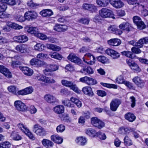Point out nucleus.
<instances>
[{"instance_id": "f257e3e1", "label": "nucleus", "mask_w": 148, "mask_h": 148, "mask_svg": "<svg viewBox=\"0 0 148 148\" xmlns=\"http://www.w3.org/2000/svg\"><path fill=\"white\" fill-rule=\"evenodd\" d=\"M82 59L85 63L90 65L94 64L96 60L95 56L89 53H86L83 57Z\"/></svg>"}, {"instance_id": "ea45409f", "label": "nucleus", "mask_w": 148, "mask_h": 148, "mask_svg": "<svg viewBox=\"0 0 148 148\" xmlns=\"http://www.w3.org/2000/svg\"><path fill=\"white\" fill-rule=\"evenodd\" d=\"M82 73H86L88 74H91L94 73V71L92 68L90 66H88L86 68H83L81 71Z\"/></svg>"}, {"instance_id": "cd10ccee", "label": "nucleus", "mask_w": 148, "mask_h": 148, "mask_svg": "<svg viewBox=\"0 0 148 148\" xmlns=\"http://www.w3.org/2000/svg\"><path fill=\"white\" fill-rule=\"evenodd\" d=\"M51 139L58 144H61L63 142V139L58 135H54L51 136Z\"/></svg>"}, {"instance_id": "dca6fc26", "label": "nucleus", "mask_w": 148, "mask_h": 148, "mask_svg": "<svg viewBox=\"0 0 148 148\" xmlns=\"http://www.w3.org/2000/svg\"><path fill=\"white\" fill-rule=\"evenodd\" d=\"M24 28L25 31L28 33L33 35L36 37L39 31L38 29L36 27L27 26L25 27Z\"/></svg>"}, {"instance_id": "39448f33", "label": "nucleus", "mask_w": 148, "mask_h": 148, "mask_svg": "<svg viewBox=\"0 0 148 148\" xmlns=\"http://www.w3.org/2000/svg\"><path fill=\"white\" fill-rule=\"evenodd\" d=\"M34 78L38 80L47 83H52L55 82L54 79L46 77L40 73H38L34 76Z\"/></svg>"}, {"instance_id": "5fc2aeb1", "label": "nucleus", "mask_w": 148, "mask_h": 148, "mask_svg": "<svg viewBox=\"0 0 148 148\" xmlns=\"http://www.w3.org/2000/svg\"><path fill=\"white\" fill-rule=\"evenodd\" d=\"M125 81L122 75L119 76L116 79V83L118 84H123Z\"/></svg>"}, {"instance_id": "9d476101", "label": "nucleus", "mask_w": 148, "mask_h": 148, "mask_svg": "<svg viewBox=\"0 0 148 148\" xmlns=\"http://www.w3.org/2000/svg\"><path fill=\"white\" fill-rule=\"evenodd\" d=\"M26 20L29 21L36 18L38 16L37 13L34 11H28L25 12Z\"/></svg>"}, {"instance_id": "1a4fd4ad", "label": "nucleus", "mask_w": 148, "mask_h": 148, "mask_svg": "<svg viewBox=\"0 0 148 148\" xmlns=\"http://www.w3.org/2000/svg\"><path fill=\"white\" fill-rule=\"evenodd\" d=\"M14 105L17 110L20 111H24L27 109V107L21 101L17 100L15 101Z\"/></svg>"}, {"instance_id": "6e6d98bb", "label": "nucleus", "mask_w": 148, "mask_h": 148, "mask_svg": "<svg viewBox=\"0 0 148 148\" xmlns=\"http://www.w3.org/2000/svg\"><path fill=\"white\" fill-rule=\"evenodd\" d=\"M122 55L125 56L129 58H133V53L132 52L130 51H124L121 52Z\"/></svg>"}, {"instance_id": "5701e85b", "label": "nucleus", "mask_w": 148, "mask_h": 148, "mask_svg": "<svg viewBox=\"0 0 148 148\" xmlns=\"http://www.w3.org/2000/svg\"><path fill=\"white\" fill-rule=\"evenodd\" d=\"M15 49L17 51L22 53H25L27 51V46L24 44H20L17 45Z\"/></svg>"}, {"instance_id": "a211bd4d", "label": "nucleus", "mask_w": 148, "mask_h": 148, "mask_svg": "<svg viewBox=\"0 0 148 148\" xmlns=\"http://www.w3.org/2000/svg\"><path fill=\"white\" fill-rule=\"evenodd\" d=\"M33 89L32 87L29 86L18 91L17 93L19 95H26L31 93L33 92Z\"/></svg>"}, {"instance_id": "20e7f679", "label": "nucleus", "mask_w": 148, "mask_h": 148, "mask_svg": "<svg viewBox=\"0 0 148 148\" xmlns=\"http://www.w3.org/2000/svg\"><path fill=\"white\" fill-rule=\"evenodd\" d=\"M33 131L40 136H44L46 134V132L45 129L38 124H36L34 125Z\"/></svg>"}, {"instance_id": "72a5a7b5", "label": "nucleus", "mask_w": 148, "mask_h": 148, "mask_svg": "<svg viewBox=\"0 0 148 148\" xmlns=\"http://www.w3.org/2000/svg\"><path fill=\"white\" fill-rule=\"evenodd\" d=\"M86 133L89 136L94 137L97 135V132L95 130L92 128H89L85 130Z\"/></svg>"}, {"instance_id": "bf43d9fd", "label": "nucleus", "mask_w": 148, "mask_h": 148, "mask_svg": "<svg viewBox=\"0 0 148 148\" xmlns=\"http://www.w3.org/2000/svg\"><path fill=\"white\" fill-rule=\"evenodd\" d=\"M65 126L62 124H61L57 127L56 130L57 132L58 133H62L65 130Z\"/></svg>"}, {"instance_id": "338daca9", "label": "nucleus", "mask_w": 148, "mask_h": 148, "mask_svg": "<svg viewBox=\"0 0 148 148\" xmlns=\"http://www.w3.org/2000/svg\"><path fill=\"white\" fill-rule=\"evenodd\" d=\"M61 83L63 85L69 87L72 84V82L63 79L62 80Z\"/></svg>"}, {"instance_id": "37998d69", "label": "nucleus", "mask_w": 148, "mask_h": 148, "mask_svg": "<svg viewBox=\"0 0 148 148\" xmlns=\"http://www.w3.org/2000/svg\"><path fill=\"white\" fill-rule=\"evenodd\" d=\"M34 47L35 50L39 51H41L44 49L45 46L43 44L38 43L34 46Z\"/></svg>"}, {"instance_id": "de8ad7c7", "label": "nucleus", "mask_w": 148, "mask_h": 148, "mask_svg": "<svg viewBox=\"0 0 148 148\" xmlns=\"http://www.w3.org/2000/svg\"><path fill=\"white\" fill-rule=\"evenodd\" d=\"M101 84L103 86L108 88H113L114 89H117V85L114 84L101 83Z\"/></svg>"}, {"instance_id": "473e14b6", "label": "nucleus", "mask_w": 148, "mask_h": 148, "mask_svg": "<svg viewBox=\"0 0 148 148\" xmlns=\"http://www.w3.org/2000/svg\"><path fill=\"white\" fill-rule=\"evenodd\" d=\"M82 91L85 95H88L89 96H92L93 95V93L90 87L86 86L82 88Z\"/></svg>"}, {"instance_id": "2eb2a0df", "label": "nucleus", "mask_w": 148, "mask_h": 148, "mask_svg": "<svg viewBox=\"0 0 148 148\" xmlns=\"http://www.w3.org/2000/svg\"><path fill=\"white\" fill-rule=\"evenodd\" d=\"M110 4L116 8H120L124 5V3L121 0H110Z\"/></svg>"}, {"instance_id": "ddd939ff", "label": "nucleus", "mask_w": 148, "mask_h": 148, "mask_svg": "<svg viewBox=\"0 0 148 148\" xmlns=\"http://www.w3.org/2000/svg\"><path fill=\"white\" fill-rule=\"evenodd\" d=\"M58 69V66L56 65H48L47 66L46 69L44 71V73L45 75H47L50 74V73L55 71Z\"/></svg>"}, {"instance_id": "a878e982", "label": "nucleus", "mask_w": 148, "mask_h": 148, "mask_svg": "<svg viewBox=\"0 0 148 148\" xmlns=\"http://www.w3.org/2000/svg\"><path fill=\"white\" fill-rule=\"evenodd\" d=\"M137 1L138 0H127V1L129 4L135 5V7L136 8L137 10H139L140 8H144V5L137 3Z\"/></svg>"}, {"instance_id": "b1692460", "label": "nucleus", "mask_w": 148, "mask_h": 148, "mask_svg": "<svg viewBox=\"0 0 148 148\" xmlns=\"http://www.w3.org/2000/svg\"><path fill=\"white\" fill-rule=\"evenodd\" d=\"M68 27L66 25H56L54 27V29L58 32H64L67 30Z\"/></svg>"}, {"instance_id": "4d7b16f0", "label": "nucleus", "mask_w": 148, "mask_h": 148, "mask_svg": "<svg viewBox=\"0 0 148 148\" xmlns=\"http://www.w3.org/2000/svg\"><path fill=\"white\" fill-rule=\"evenodd\" d=\"M0 1L11 5H14L16 4L15 0H0Z\"/></svg>"}, {"instance_id": "79ce46f5", "label": "nucleus", "mask_w": 148, "mask_h": 148, "mask_svg": "<svg viewBox=\"0 0 148 148\" xmlns=\"http://www.w3.org/2000/svg\"><path fill=\"white\" fill-rule=\"evenodd\" d=\"M42 145L46 147H51L53 143L50 140L47 139H43L42 141Z\"/></svg>"}, {"instance_id": "09e8293b", "label": "nucleus", "mask_w": 148, "mask_h": 148, "mask_svg": "<svg viewBox=\"0 0 148 148\" xmlns=\"http://www.w3.org/2000/svg\"><path fill=\"white\" fill-rule=\"evenodd\" d=\"M36 37L43 40H46L47 39H49V37H47L45 34L43 33H39V31L38 32Z\"/></svg>"}, {"instance_id": "a19ab883", "label": "nucleus", "mask_w": 148, "mask_h": 148, "mask_svg": "<svg viewBox=\"0 0 148 148\" xmlns=\"http://www.w3.org/2000/svg\"><path fill=\"white\" fill-rule=\"evenodd\" d=\"M47 48L50 49L55 51H59L61 50V48L59 46L52 44H48L46 45Z\"/></svg>"}, {"instance_id": "e433bc0d", "label": "nucleus", "mask_w": 148, "mask_h": 148, "mask_svg": "<svg viewBox=\"0 0 148 148\" xmlns=\"http://www.w3.org/2000/svg\"><path fill=\"white\" fill-rule=\"evenodd\" d=\"M125 119L130 122L133 121L136 119L135 116L131 113H128L125 115Z\"/></svg>"}, {"instance_id": "4be33fe9", "label": "nucleus", "mask_w": 148, "mask_h": 148, "mask_svg": "<svg viewBox=\"0 0 148 148\" xmlns=\"http://www.w3.org/2000/svg\"><path fill=\"white\" fill-rule=\"evenodd\" d=\"M0 72L3 74L6 77L8 78L11 77V73L8 69L2 65H0Z\"/></svg>"}, {"instance_id": "c9c22d12", "label": "nucleus", "mask_w": 148, "mask_h": 148, "mask_svg": "<svg viewBox=\"0 0 148 148\" xmlns=\"http://www.w3.org/2000/svg\"><path fill=\"white\" fill-rule=\"evenodd\" d=\"M96 3L99 6L106 7L109 4L108 0H96Z\"/></svg>"}, {"instance_id": "13d9d810", "label": "nucleus", "mask_w": 148, "mask_h": 148, "mask_svg": "<svg viewBox=\"0 0 148 148\" xmlns=\"http://www.w3.org/2000/svg\"><path fill=\"white\" fill-rule=\"evenodd\" d=\"M131 132V130L129 128H124L121 127L120 128L119 132L120 133H124L127 134Z\"/></svg>"}, {"instance_id": "2f4dec72", "label": "nucleus", "mask_w": 148, "mask_h": 148, "mask_svg": "<svg viewBox=\"0 0 148 148\" xmlns=\"http://www.w3.org/2000/svg\"><path fill=\"white\" fill-rule=\"evenodd\" d=\"M52 11L49 9L43 10L40 12V14L43 17L50 16L53 14Z\"/></svg>"}, {"instance_id": "864d4df0", "label": "nucleus", "mask_w": 148, "mask_h": 148, "mask_svg": "<svg viewBox=\"0 0 148 148\" xmlns=\"http://www.w3.org/2000/svg\"><path fill=\"white\" fill-rule=\"evenodd\" d=\"M16 87L14 86H8L7 89L10 92L14 95H16Z\"/></svg>"}, {"instance_id": "f03ea898", "label": "nucleus", "mask_w": 148, "mask_h": 148, "mask_svg": "<svg viewBox=\"0 0 148 148\" xmlns=\"http://www.w3.org/2000/svg\"><path fill=\"white\" fill-rule=\"evenodd\" d=\"M99 13L100 16L103 18H115L112 11L106 8H102L99 11Z\"/></svg>"}, {"instance_id": "0eeeda50", "label": "nucleus", "mask_w": 148, "mask_h": 148, "mask_svg": "<svg viewBox=\"0 0 148 148\" xmlns=\"http://www.w3.org/2000/svg\"><path fill=\"white\" fill-rule=\"evenodd\" d=\"M91 124L95 127L101 129L104 126L103 122L96 117H93L91 119Z\"/></svg>"}, {"instance_id": "f704fd0d", "label": "nucleus", "mask_w": 148, "mask_h": 148, "mask_svg": "<svg viewBox=\"0 0 148 148\" xmlns=\"http://www.w3.org/2000/svg\"><path fill=\"white\" fill-rule=\"evenodd\" d=\"M119 27L120 29L121 30L129 31L130 27H131V25L128 23L124 22L120 24Z\"/></svg>"}, {"instance_id": "f8f14e48", "label": "nucleus", "mask_w": 148, "mask_h": 148, "mask_svg": "<svg viewBox=\"0 0 148 148\" xmlns=\"http://www.w3.org/2000/svg\"><path fill=\"white\" fill-rule=\"evenodd\" d=\"M121 103V101L119 99H113L110 104V110L113 111H116Z\"/></svg>"}, {"instance_id": "e2e57ef3", "label": "nucleus", "mask_w": 148, "mask_h": 148, "mask_svg": "<svg viewBox=\"0 0 148 148\" xmlns=\"http://www.w3.org/2000/svg\"><path fill=\"white\" fill-rule=\"evenodd\" d=\"M90 21L88 18H82L78 21L79 23L84 24H88Z\"/></svg>"}, {"instance_id": "393cba45", "label": "nucleus", "mask_w": 148, "mask_h": 148, "mask_svg": "<svg viewBox=\"0 0 148 148\" xmlns=\"http://www.w3.org/2000/svg\"><path fill=\"white\" fill-rule=\"evenodd\" d=\"M20 69L25 75L30 76L32 75L33 73L32 70L26 66L21 67Z\"/></svg>"}, {"instance_id": "aec40b11", "label": "nucleus", "mask_w": 148, "mask_h": 148, "mask_svg": "<svg viewBox=\"0 0 148 148\" xmlns=\"http://www.w3.org/2000/svg\"><path fill=\"white\" fill-rule=\"evenodd\" d=\"M44 99L45 101L50 103H54L56 101V98L53 95L50 94L45 95L44 97Z\"/></svg>"}, {"instance_id": "6e6552de", "label": "nucleus", "mask_w": 148, "mask_h": 148, "mask_svg": "<svg viewBox=\"0 0 148 148\" xmlns=\"http://www.w3.org/2000/svg\"><path fill=\"white\" fill-rule=\"evenodd\" d=\"M133 20L138 29L141 30L145 28V25L140 17L137 16H134L133 18Z\"/></svg>"}, {"instance_id": "7c9ffc66", "label": "nucleus", "mask_w": 148, "mask_h": 148, "mask_svg": "<svg viewBox=\"0 0 148 148\" xmlns=\"http://www.w3.org/2000/svg\"><path fill=\"white\" fill-rule=\"evenodd\" d=\"M64 107L63 106L58 105L53 108V110L56 113L60 114L64 112Z\"/></svg>"}, {"instance_id": "8fccbe9b", "label": "nucleus", "mask_w": 148, "mask_h": 148, "mask_svg": "<svg viewBox=\"0 0 148 148\" xmlns=\"http://www.w3.org/2000/svg\"><path fill=\"white\" fill-rule=\"evenodd\" d=\"M71 101L70 99V100L66 99L62 101V103L64 106L69 107L72 108L74 107V104L71 103Z\"/></svg>"}, {"instance_id": "680f3d73", "label": "nucleus", "mask_w": 148, "mask_h": 148, "mask_svg": "<svg viewBox=\"0 0 148 148\" xmlns=\"http://www.w3.org/2000/svg\"><path fill=\"white\" fill-rule=\"evenodd\" d=\"M96 136L98 137L100 139L102 140H105L106 138V136L105 134L100 132H97V135Z\"/></svg>"}, {"instance_id": "7ed1b4c3", "label": "nucleus", "mask_w": 148, "mask_h": 148, "mask_svg": "<svg viewBox=\"0 0 148 148\" xmlns=\"http://www.w3.org/2000/svg\"><path fill=\"white\" fill-rule=\"evenodd\" d=\"M17 126L19 130L24 133L30 139L34 140L35 138L33 134L30 131L26 126L22 123L18 124Z\"/></svg>"}, {"instance_id": "052dcab7", "label": "nucleus", "mask_w": 148, "mask_h": 148, "mask_svg": "<svg viewBox=\"0 0 148 148\" xmlns=\"http://www.w3.org/2000/svg\"><path fill=\"white\" fill-rule=\"evenodd\" d=\"M69 87L72 90L77 93H79L80 92V90L77 87L76 84H74L72 82V84L70 86H69Z\"/></svg>"}, {"instance_id": "412c9836", "label": "nucleus", "mask_w": 148, "mask_h": 148, "mask_svg": "<svg viewBox=\"0 0 148 148\" xmlns=\"http://www.w3.org/2000/svg\"><path fill=\"white\" fill-rule=\"evenodd\" d=\"M107 42L110 46H117L121 44V41L117 38H112L108 40Z\"/></svg>"}, {"instance_id": "bb28decb", "label": "nucleus", "mask_w": 148, "mask_h": 148, "mask_svg": "<svg viewBox=\"0 0 148 148\" xmlns=\"http://www.w3.org/2000/svg\"><path fill=\"white\" fill-rule=\"evenodd\" d=\"M76 142L79 145H84L87 143L86 138L85 137L80 136L77 137L75 140Z\"/></svg>"}, {"instance_id": "603ef678", "label": "nucleus", "mask_w": 148, "mask_h": 148, "mask_svg": "<svg viewBox=\"0 0 148 148\" xmlns=\"http://www.w3.org/2000/svg\"><path fill=\"white\" fill-rule=\"evenodd\" d=\"M124 143L127 146H130L132 144L131 139L127 136H126L124 139Z\"/></svg>"}, {"instance_id": "3c124183", "label": "nucleus", "mask_w": 148, "mask_h": 148, "mask_svg": "<svg viewBox=\"0 0 148 148\" xmlns=\"http://www.w3.org/2000/svg\"><path fill=\"white\" fill-rule=\"evenodd\" d=\"M11 145L8 141H5L0 143V148H10Z\"/></svg>"}, {"instance_id": "774afa93", "label": "nucleus", "mask_w": 148, "mask_h": 148, "mask_svg": "<svg viewBox=\"0 0 148 148\" xmlns=\"http://www.w3.org/2000/svg\"><path fill=\"white\" fill-rule=\"evenodd\" d=\"M7 8V5L6 3L0 1V10H2L3 11H5Z\"/></svg>"}, {"instance_id": "c03bdc74", "label": "nucleus", "mask_w": 148, "mask_h": 148, "mask_svg": "<svg viewBox=\"0 0 148 148\" xmlns=\"http://www.w3.org/2000/svg\"><path fill=\"white\" fill-rule=\"evenodd\" d=\"M11 137L14 140H19L22 139V137L21 136L17 133H15L14 132H13L11 134Z\"/></svg>"}, {"instance_id": "f3484780", "label": "nucleus", "mask_w": 148, "mask_h": 148, "mask_svg": "<svg viewBox=\"0 0 148 148\" xmlns=\"http://www.w3.org/2000/svg\"><path fill=\"white\" fill-rule=\"evenodd\" d=\"M30 64L37 67H40L46 65L44 62L40 61L37 59H32L30 61Z\"/></svg>"}, {"instance_id": "423d86ee", "label": "nucleus", "mask_w": 148, "mask_h": 148, "mask_svg": "<svg viewBox=\"0 0 148 148\" xmlns=\"http://www.w3.org/2000/svg\"><path fill=\"white\" fill-rule=\"evenodd\" d=\"M23 9H21V11L19 10H18L17 12L15 14L14 16V18L16 21L22 23L24 22L26 20L25 13L24 14V16H23Z\"/></svg>"}, {"instance_id": "9b49d317", "label": "nucleus", "mask_w": 148, "mask_h": 148, "mask_svg": "<svg viewBox=\"0 0 148 148\" xmlns=\"http://www.w3.org/2000/svg\"><path fill=\"white\" fill-rule=\"evenodd\" d=\"M12 39L14 42L22 43L26 42L28 40V38L25 35L15 36Z\"/></svg>"}, {"instance_id": "6ab92c4d", "label": "nucleus", "mask_w": 148, "mask_h": 148, "mask_svg": "<svg viewBox=\"0 0 148 148\" xmlns=\"http://www.w3.org/2000/svg\"><path fill=\"white\" fill-rule=\"evenodd\" d=\"M67 59L71 62L77 64L80 63V59L77 57L75 54H70L67 57Z\"/></svg>"}, {"instance_id": "58836bf2", "label": "nucleus", "mask_w": 148, "mask_h": 148, "mask_svg": "<svg viewBox=\"0 0 148 148\" xmlns=\"http://www.w3.org/2000/svg\"><path fill=\"white\" fill-rule=\"evenodd\" d=\"M70 100L71 102L75 104L79 108L82 107V103L78 99L72 97L70 98Z\"/></svg>"}, {"instance_id": "69168bd1", "label": "nucleus", "mask_w": 148, "mask_h": 148, "mask_svg": "<svg viewBox=\"0 0 148 148\" xmlns=\"http://www.w3.org/2000/svg\"><path fill=\"white\" fill-rule=\"evenodd\" d=\"M37 57L39 59L45 60L47 58L48 56L47 54L41 53L38 54L37 56Z\"/></svg>"}, {"instance_id": "c756f323", "label": "nucleus", "mask_w": 148, "mask_h": 148, "mask_svg": "<svg viewBox=\"0 0 148 148\" xmlns=\"http://www.w3.org/2000/svg\"><path fill=\"white\" fill-rule=\"evenodd\" d=\"M7 26L15 29H20L23 28V27L21 25L14 23L11 22H8L7 23Z\"/></svg>"}, {"instance_id": "4c0bfd02", "label": "nucleus", "mask_w": 148, "mask_h": 148, "mask_svg": "<svg viewBox=\"0 0 148 148\" xmlns=\"http://www.w3.org/2000/svg\"><path fill=\"white\" fill-rule=\"evenodd\" d=\"M129 64L132 65L130 67L131 69L134 72L138 73L140 71V68L136 63L133 62V64L129 63Z\"/></svg>"}, {"instance_id": "4468645a", "label": "nucleus", "mask_w": 148, "mask_h": 148, "mask_svg": "<svg viewBox=\"0 0 148 148\" xmlns=\"http://www.w3.org/2000/svg\"><path fill=\"white\" fill-rule=\"evenodd\" d=\"M106 53L113 59L117 58L120 56L119 53L112 49H108L106 51Z\"/></svg>"}, {"instance_id": "c85d7f7f", "label": "nucleus", "mask_w": 148, "mask_h": 148, "mask_svg": "<svg viewBox=\"0 0 148 148\" xmlns=\"http://www.w3.org/2000/svg\"><path fill=\"white\" fill-rule=\"evenodd\" d=\"M133 81L137 86L139 87L143 86L144 82L141 79L140 77H135L133 79Z\"/></svg>"}, {"instance_id": "49530a36", "label": "nucleus", "mask_w": 148, "mask_h": 148, "mask_svg": "<svg viewBox=\"0 0 148 148\" xmlns=\"http://www.w3.org/2000/svg\"><path fill=\"white\" fill-rule=\"evenodd\" d=\"M140 44L139 46L142 47L144 44H148V37H145L139 40V43Z\"/></svg>"}, {"instance_id": "0e129e2a", "label": "nucleus", "mask_w": 148, "mask_h": 148, "mask_svg": "<svg viewBox=\"0 0 148 148\" xmlns=\"http://www.w3.org/2000/svg\"><path fill=\"white\" fill-rule=\"evenodd\" d=\"M87 84L88 85H93L96 84L97 82L95 79L90 77H88Z\"/></svg>"}, {"instance_id": "a18cd8bd", "label": "nucleus", "mask_w": 148, "mask_h": 148, "mask_svg": "<svg viewBox=\"0 0 148 148\" xmlns=\"http://www.w3.org/2000/svg\"><path fill=\"white\" fill-rule=\"evenodd\" d=\"M49 55L52 58L58 60H61L62 58V56L57 52H50Z\"/></svg>"}]
</instances>
